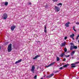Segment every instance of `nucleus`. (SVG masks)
Segmentation results:
<instances>
[{
	"label": "nucleus",
	"instance_id": "nucleus-1",
	"mask_svg": "<svg viewBox=\"0 0 79 79\" xmlns=\"http://www.w3.org/2000/svg\"><path fill=\"white\" fill-rule=\"evenodd\" d=\"M12 45V44H10L8 46V47L7 48V50L8 52H10L11 51V46Z\"/></svg>",
	"mask_w": 79,
	"mask_h": 79
},
{
	"label": "nucleus",
	"instance_id": "nucleus-2",
	"mask_svg": "<svg viewBox=\"0 0 79 79\" xmlns=\"http://www.w3.org/2000/svg\"><path fill=\"white\" fill-rule=\"evenodd\" d=\"M54 8L55 11L56 12H58V11H60V9L59 8V7L57 6H55Z\"/></svg>",
	"mask_w": 79,
	"mask_h": 79
},
{
	"label": "nucleus",
	"instance_id": "nucleus-3",
	"mask_svg": "<svg viewBox=\"0 0 79 79\" xmlns=\"http://www.w3.org/2000/svg\"><path fill=\"white\" fill-rule=\"evenodd\" d=\"M2 17L3 19H6L8 17V15L6 13H5L3 14Z\"/></svg>",
	"mask_w": 79,
	"mask_h": 79
},
{
	"label": "nucleus",
	"instance_id": "nucleus-4",
	"mask_svg": "<svg viewBox=\"0 0 79 79\" xmlns=\"http://www.w3.org/2000/svg\"><path fill=\"white\" fill-rule=\"evenodd\" d=\"M35 67L34 66H32L31 67V71L32 72L33 74L35 73Z\"/></svg>",
	"mask_w": 79,
	"mask_h": 79
},
{
	"label": "nucleus",
	"instance_id": "nucleus-5",
	"mask_svg": "<svg viewBox=\"0 0 79 79\" xmlns=\"http://www.w3.org/2000/svg\"><path fill=\"white\" fill-rule=\"evenodd\" d=\"M16 26L15 25H14L13 26H11L10 29L11 31H14V30L15 29V28H16Z\"/></svg>",
	"mask_w": 79,
	"mask_h": 79
},
{
	"label": "nucleus",
	"instance_id": "nucleus-6",
	"mask_svg": "<svg viewBox=\"0 0 79 79\" xmlns=\"http://www.w3.org/2000/svg\"><path fill=\"white\" fill-rule=\"evenodd\" d=\"M53 75H54V74L53 73H52L50 75H49L48 76H46V78H50V77H52V76H53Z\"/></svg>",
	"mask_w": 79,
	"mask_h": 79
},
{
	"label": "nucleus",
	"instance_id": "nucleus-7",
	"mask_svg": "<svg viewBox=\"0 0 79 79\" xmlns=\"http://www.w3.org/2000/svg\"><path fill=\"white\" fill-rule=\"evenodd\" d=\"M69 24H70V23L68 22L65 24V26L66 27H69Z\"/></svg>",
	"mask_w": 79,
	"mask_h": 79
},
{
	"label": "nucleus",
	"instance_id": "nucleus-8",
	"mask_svg": "<svg viewBox=\"0 0 79 79\" xmlns=\"http://www.w3.org/2000/svg\"><path fill=\"white\" fill-rule=\"evenodd\" d=\"M55 63V62H52L50 64L48 65L47 67H49V66H53V65H54V64Z\"/></svg>",
	"mask_w": 79,
	"mask_h": 79
},
{
	"label": "nucleus",
	"instance_id": "nucleus-9",
	"mask_svg": "<svg viewBox=\"0 0 79 79\" xmlns=\"http://www.w3.org/2000/svg\"><path fill=\"white\" fill-rule=\"evenodd\" d=\"M22 61V59H20L18 61H16L15 62V64H17V63H21Z\"/></svg>",
	"mask_w": 79,
	"mask_h": 79
},
{
	"label": "nucleus",
	"instance_id": "nucleus-10",
	"mask_svg": "<svg viewBox=\"0 0 79 79\" xmlns=\"http://www.w3.org/2000/svg\"><path fill=\"white\" fill-rule=\"evenodd\" d=\"M66 44V42H64V43H62L61 44V47H64V46H65Z\"/></svg>",
	"mask_w": 79,
	"mask_h": 79
},
{
	"label": "nucleus",
	"instance_id": "nucleus-11",
	"mask_svg": "<svg viewBox=\"0 0 79 79\" xmlns=\"http://www.w3.org/2000/svg\"><path fill=\"white\" fill-rule=\"evenodd\" d=\"M39 55H37L35 57L33 58V60H35V59H37V58H39Z\"/></svg>",
	"mask_w": 79,
	"mask_h": 79
},
{
	"label": "nucleus",
	"instance_id": "nucleus-12",
	"mask_svg": "<svg viewBox=\"0 0 79 79\" xmlns=\"http://www.w3.org/2000/svg\"><path fill=\"white\" fill-rule=\"evenodd\" d=\"M75 52H76V51H73L72 52V53H71V56H73V55H74V53H75Z\"/></svg>",
	"mask_w": 79,
	"mask_h": 79
},
{
	"label": "nucleus",
	"instance_id": "nucleus-13",
	"mask_svg": "<svg viewBox=\"0 0 79 79\" xmlns=\"http://www.w3.org/2000/svg\"><path fill=\"white\" fill-rule=\"evenodd\" d=\"M64 55V53H62L60 55V56L61 57H63Z\"/></svg>",
	"mask_w": 79,
	"mask_h": 79
},
{
	"label": "nucleus",
	"instance_id": "nucleus-14",
	"mask_svg": "<svg viewBox=\"0 0 79 79\" xmlns=\"http://www.w3.org/2000/svg\"><path fill=\"white\" fill-rule=\"evenodd\" d=\"M71 38H73L74 37V34H73L72 35H70Z\"/></svg>",
	"mask_w": 79,
	"mask_h": 79
},
{
	"label": "nucleus",
	"instance_id": "nucleus-15",
	"mask_svg": "<svg viewBox=\"0 0 79 79\" xmlns=\"http://www.w3.org/2000/svg\"><path fill=\"white\" fill-rule=\"evenodd\" d=\"M68 66V64H66L64 65L63 66V68H66V67H67Z\"/></svg>",
	"mask_w": 79,
	"mask_h": 79
},
{
	"label": "nucleus",
	"instance_id": "nucleus-16",
	"mask_svg": "<svg viewBox=\"0 0 79 79\" xmlns=\"http://www.w3.org/2000/svg\"><path fill=\"white\" fill-rule=\"evenodd\" d=\"M8 4V2H6L5 3V6H7Z\"/></svg>",
	"mask_w": 79,
	"mask_h": 79
},
{
	"label": "nucleus",
	"instance_id": "nucleus-17",
	"mask_svg": "<svg viewBox=\"0 0 79 79\" xmlns=\"http://www.w3.org/2000/svg\"><path fill=\"white\" fill-rule=\"evenodd\" d=\"M57 6H60V5H61V6H62V3H59L57 4Z\"/></svg>",
	"mask_w": 79,
	"mask_h": 79
},
{
	"label": "nucleus",
	"instance_id": "nucleus-18",
	"mask_svg": "<svg viewBox=\"0 0 79 79\" xmlns=\"http://www.w3.org/2000/svg\"><path fill=\"white\" fill-rule=\"evenodd\" d=\"M73 48H74V46H71V47H70V50H73Z\"/></svg>",
	"mask_w": 79,
	"mask_h": 79
},
{
	"label": "nucleus",
	"instance_id": "nucleus-19",
	"mask_svg": "<svg viewBox=\"0 0 79 79\" xmlns=\"http://www.w3.org/2000/svg\"><path fill=\"white\" fill-rule=\"evenodd\" d=\"M56 60L57 61H60V58L59 57H57L56 58Z\"/></svg>",
	"mask_w": 79,
	"mask_h": 79
},
{
	"label": "nucleus",
	"instance_id": "nucleus-20",
	"mask_svg": "<svg viewBox=\"0 0 79 79\" xmlns=\"http://www.w3.org/2000/svg\"><path fill=\"white\" fill-rule=\"evenodd\" d=\"M64 51L65 52H67V49L66 48H64Z\"/></svg>",
	"mask_w": 79,
	"mask_h": 79
},
{
	"label": "nucleus",
	"instance_id": "nucleus-21",
	"mask_svg": "<svg viewBox=\"0 0 79 79\" xmlns=\"http://www.w3.org/2000/svg\"><path fill=\"white\" fill-rule=\"evenodd\" d=\"M58 0H52V1L54 2H58Z\"/></svg>",
	"mask_w": 79,
	"mask_h": 79
},
{
	"label": "nucleus",
	"instance_id": "nucleus-22",
	"mask_svg": "<svg viewBox=\"0 0 79 79\" xmlns=\"http://www.w3.org/2000/svg\"><path fill=\"white\" fill-rule=\"evenodd\" d=\"M73 47L74 49H77V46H74Z\"/></svg>",
	"mask_w": 79,
	"mask_h": 79
},
{
	"label": "nucleus",
	"instance_id": "nucleus-23",
	"mask_svg": "<svg viewBox=\"0 0 79 79\" xmlns=\"http://www.w3.org/2000/svg\"><path fill=\"white\" fill-rule=\"evenodd\" d=\"M79 37V35L77 36V38H76V40H77Z\"/></svg>",
	"mask_w": 79,
	"mask_h": 79
},
{
	"label": "nucleus",
	"instance_id": "nucleus-24",
	"mask_svg": "<svg viewBox=\"0 0 79 79\" xmlns=\"http://www.w3.org/2000/svg\"><path fill=\"white\" fill-rule=\"evenodd\" d=\"M75 64H77L78 63H79V62H77L75 63Z\"/></svg>",
	"mask_w": 79,
	"mask_h": 79
},
{
	"label": "nucleus",
	"instance_id": "nucleus-25",
	"mask_svg": "<svg viewBox=\"0 0 79 79\" xmlns=\"http://www.w3.org/2000/svg\"><path fill=\"white\" fill-rule=\"evenodd\" d=\"M76 65H73L71 66V68H75L76 67Z\"/></svg>",
	"mask_w": 79,
	"mask_h": 79
},
{
	"label": "nucleus",
	"instance_id": "nucleus-26",
	"mask_svg": "<svg viewBox=\"0 0 79 79\" xmlns=\"http://www.w3.org/2000/svg\"><path fill=\"white\" fill-rule=\"evenodd\" d=\"M34 79H37V75H35L34 77Z\"/></svg>",
	"mask_w": 79,
	"mask_h": 79
},
{
	"label": "nucleus",
	"instance_id": "nucleus-27",
	"mask_svg": "<svg viewBox=\"0 0 79 79\" xmlns=\"http://www.w3.org/2000/svg\"><path fill=\"white\" fill-rule=\"evenodd\" d=\"M67 38H68V37H67V36L65 37L64 38V40H66V39H67Z\"/></svg>",
	"mask_w": 79,
	"mask_h": 79
},
{
	"label": "nucleus",
	"instance_id": "nucleus-28",
	"mask_svg": "<svg viewBox=\"0 0 79 79\" xmlns=\"http://www.w3.org/2000/svg\"><path fill=\"white\" fill-rule=\"evenodd\" d=\"M28 4L29 5H32V3H31V2H28Z\"/></svg>",
	"mask_w": 79,
	"mask_h": 79
},
{
	"label": "nucleus",
	"instance_id": "nucleus-29",
	"mask_svg": "<svg viewBox=\"0 0 79 79\" xmlns=\"http://www.w3.org/2000/svg\"><path fill=\"white\" fill-rule=\"evenodd\" d=\"M44 32H45V33L47 32V29H44Z\"/></svg>",
	"mask_w": 79,
	"mask_h": 79
},
{
	"label": "nucleus",
	"instance_id": "nucleus-30",
	"mask_svg": "<svg viewBox=\"0 0 79 79\" xmlns=\"http://www.w3.org/2000/svg\"><path fill=\"white\" fill-rule=\"evenodd\" d=\"M44 29H47V26H44Z\"/></svg>",
	"mask_w": 79,
	"mask_h": 79
},
{
	"label": "nucleus",
	"instance_id": "nucleus-31",
	"mask_svg": "<svg viewBox=\"0 0 79 79\" xmlns=\"http://www.w3.org/2000/svg\"><path fill=\"white\" fill-rule=\"evenodd\" d=\"M70 56L69 55L68 56H65L67 58L68 57H69Z\"/></svg>",
	"mask_w": 79,
	"mask_h": 79
},
{
	"label": "nucleus",
	"instance_id": "nucleus-32",
	"mask_svg": "<svg viewBox=\"0 0 79 79\" xmlns=\"http://www.w3.org/2000/svg\"><path fill=\"white\" fill-rule=\"evenodd\" d=\"M60 69H63V67H61L60 68Z\"/></svg>",
	"mask_w": 79,
	"mask_h": 79
},
{
	"label": "nucleus",
	"instance_id": "nucleus-33",
	"mask_svg": "<svg viewBox=\"0 0 79 79\" xmlns=\"http://www.w3.org/2000/svg\"><path fill=\"white\" fill-rule=\"evenodd\" d=\"M76 24L79 25V22H77L76 23Z\"/></svg>",
	"mask_w": 79,
	"mask_h": 79
},
{
	"label": "nucleus",
	"instance_id": "nucleus-34",
	"mask_svg": "<svg viewBox=\"0 0 79 79\" xmlns=\"http://www.w3.org/2000/svg\"><path fill=\"white\" fill-rule=\"evenodd\" d=\"M75 64H75H75H71V65H72V66H73V65H75Z\"/></svg>",
	"mask_w": 79,
	"mask_h": 79
},
{
	"label": "nucleus",
	"instance_id": "nucleus-35",
	"mask_svg": "<svg viewBox=\"0 0 79 79\" xmlns=\"http://www.w3.org/2000/svg\"><path fill=\"white\" fill-rule=\"evenodd\" d=\"M63 61H66V58H64L63 59Z\"/></svg>",
	"mask_w": 79,
	"mask_h": 79
},
{
	"label": "nucleus",
	"instance_id": "nucleus-36",
	"mask_svg": "<svg viewBox=\"0 0 79 79\" xmlns=\"http://www.w3.org/2000/svg\"><path fill=\"white\" fill-rule=\"evenodd\" d=\"M55 73H58V71H56Z\"/></svg>",
	"mask_w": 79,
	"mask_h": 79
},
{
	"label": "nucleus",
	"instance_id": "nucleus-37",
	"mask_svg": "<svg viewBox=\"0 0 79 79\" xmlns=\"http://www.w3.org/2000/svg\"><path fill=\"white\" fill-rule=\"evenodd\" d=\"M73 29H74V28H75V27L73 26Z\"/></svg>",
	"mask_w": 79,
	"mask_h": 79
},
{
	"label": "nucleus",
	"instance_id": "nucleus-38",
	"mask_svg": "<svg viewBox=\"0 0 79 79\" xmlns=\"http://www.w3.org/2000/svg\"><path fill=\"white\" fill-rule=\"evenodd\" d=\"M73 29V30H74V31H76V30H75V29Z\"/></svg>",
	"mask_w": 79,
	"mask_h": 79
},
{
	"label": "nucleus",
	"instance_id": "nucleus-39",
	"mask_svg": "<svg viewBox=\"0 0 79 79\" xmlns=\"http://www.w3.org/2000/svg\"><path fill=\"white\" fill-rule=\"evenodd\" d=\"M72 38L73 40H74V37Z\"/></svg>",
	"mask_w": 79,
	"mask_h": 79
},
{
	"label": "nucleus",
	"instance_id": "nucleus-40",
	"mask_svg": "<svg viewBox=\"0 0 79 79\" xmlns=\"http://www.w3.org/2000/svg\"><path fill=\"white\" fill-rule=\"evenodd\" d=\"M70 44H71V45H73V43H71Z\"/></svg>",
	"mask_w": 79,
	"mask_h": 79
},
{
	"label": "nucleus",
	"instance_id": "nucleus-41",
	"mask_svg": "<svg viewBox=\"0 0 79 79\" xmlns=\"http://www.w3.org/2000/svg\"><path fill=\"white\" fill-rule=\"evenodd\" d=\"M40 79H44V78H43V77H42V78H41Z\"/></svg>",
	"mask_w": 79,
	"mask_h": 79
},
{
	"label": "nucleus",
	"instance_id": "nucleus-42",
	"mask_svg": "<svg viewBox=\"0 0 79 79\" xmlns=\"http://www.w3.org/2000/svg\"><path fill=\"white\" fill-rule=\"evenodd\" d=\"M0 49H1V47H0Z\"/></svg>",
	"mask_w": 79,
	"mask_h": 79
},
{
	"label": "nucleus",
	"instance_id": "nucleus-43",
	"mask_svg": "<svg viewBox=\"0 0 79 79\" xmlns=\"http://www.w3.org/2000/svg\"><path fill=\"white\" fill-rule=\"evenodd\" d=\"M78 42L79 43V40H78Z\"/></svg>",
	"mask_w": 79,
	"mask_h": 79
},
{
	"label": "nucleus",
	"instance_id": "nucleus-44",
	"mask_svg": "<svg viewBox=\"0 0 79 79\" xmlns=\"http://www.w3.org/2000/svg\"><path fill=\"white\" fill-rule=\"evenodd\" d=\"M44 77H45V76H44Z\"/></svg>",
	"mask_w": 79,
	"mask_h": 79
}]
</instances>
